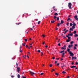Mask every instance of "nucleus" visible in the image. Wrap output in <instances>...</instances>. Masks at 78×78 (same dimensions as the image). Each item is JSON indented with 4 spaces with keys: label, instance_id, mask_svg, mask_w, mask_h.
<instances>
[{
    "label": "nucleus",
    "instance_id": "nucleus-18",
    "mask_svg": "<svg viewBox=\"0 0 78 78\" xmlns=\"http://www.w3.org/2000/svg\"><path fill=\"white\" fill-rule=\"evenodd\" d=\"M56 19H57V20H59V17H56Z\"/></svg>",
    "mask_w": 78,
    "mask_h": 78
},
{
    "label": "nucleus",
    "instance_id": "nucleus-20",
    "mask_svg": "<svg viewBox=\"0 0 78 78\" xmlns=\"http://www.w3.org/2000/svg\"><path fill=\"white\" fill-rule=\"evenodd\" d=\"M68 19L67 20V22H68L70 20V18H69V17H68Z\"/></svg>",
    "mask_w": 78,
    "mask_h": 78
},
{
    "label": "nucleus",
    "instance_id": "nucleus-48",
    "mask_svg": "<svg viewBox=\"0 0 78 78\" xmlns=\"http://www.w3.org/2000/svg\"><path fill=\"white\" fill-rule=\"evenodd\" d=\"M63 47L64 48H66V45H64Z\"/></svg>",
    "mask_w": 78,
    "mask_h": 78
},
{
    "label": "nucleus",
    "instance_id": "nucleus-39",
    "mask_svg": "<svg viewBox=\"0 0 78 78\" xmlns=\"http://www.w3.org/2000/svg\"><path fill=\"white\" fill-rule=\"evenodd\" d=\"M75 26H73L72 27V28H73V29H75Z\"/></svg>",
    "mask_w": 78,
    "mask_h": 78
},
{
    "label": "nucleus",
    "instance_id": "nucleus-14",
    "mask_svg": "<svg viewBox=\"0 0 78 78\" xmlns=\"http://www.w3.org/2000/svg\"><path fill=\"white\" fill-rule=\"evenodd\" d=\"M61 24H62V23H64V21L62 20H61Z\"/></svg>",
    "mask_w": 78,
    "mask_h": 78
},
{
    "label": "nucleus",
    "instance_id": "nucleus-9",
    "mask_svg": "<svg viewBox=\"0 0 78 78\" xmlns=\"http://www.w3.org/2000/svg\"><path fill=\"white\" fill-rule=\"evenodd\" d=\"M61 49L62 50H66V48H64L63 47H62L61 48Z\"/></svg>",
    "mask_w": 78,
    "mask_h": 78
},
{
    "label": "nucleus",
    "instance_id": "nucleus-40",
    "mask_svg": "<svg viewBox=\"0 0 78 78\" xmlns=\"http://www.w3.org/2000/svg\"><path fill=\"white\" fill-rule=\"evenodd\" d=\"M58 46H61V44L60 43H59L58 44Z\"/></svg>",
    "mask_w": 78,
    "mask_h": 78
},
{
    "label": "nucleus",
    "instance_id": "nucleus-2",
    "mask_svg": "<svg viewBox=\"0 0 78 78\" xmlns=\"http://www.w3.org/2000/svg\"><path fill=\"white\" fill-rule=\"evenodd\" d=\"M72 3L70 2H69L68 3V7H69V9H72V7L71 6H72Z\"/></svg>",
    "mask_w": 78,
    "mask_h": 78
},
{
    "label": "nucleus",
    "instance_id": "nucleus-60",
    "mask_svg": "<svg viewBox=\"0 0 78 78\" xmlns=\"http://www.w3.org/2000/svg\"><path fill=\"white\" fill-rule=\"evenodd\" d=\"M62 60H63V59L62 58H61V61H62Z\"/></svg>",
    "mask_w": 78,
    "mask_h": 78
},
{
    "label": "nucleus",
    "instance_id": "nucleus-61",
    "mask_svg": "<svg viewBox=\"0 0 78 78\" xmlns=\"http://www.w3.org/2000/svg\"><path fill=\"white\" fill-rule=\"evenodd\" d=\"M27 57L28 58H29V56H28V55H27Z\"/></svg>",
    "mask_w": 78,
    "mask_h": 78
},
{
    "label": "nucleus",
    "instance_id": "nucleus-12",
    "mask_svg": "<svg viewBox=\"0 0 78 78\" xmlns=\"http://www.w3.org/2000/svg\"><path fill=\"white\" fill-rule=\"evenodd\" d=\"M73 28L72 27H71L69 29V31H73Z\"/></svg>",
    "mask_w": 78,
    "mask_h": 78
},
{
    "label": "nucleus",
    "instance_id": "nucleus-64",
    "mask_svg": "<svg viewBox=\"0 0 78 78\" xmlns=\"http://www.w3.org/2000/svg\"><path fill=\"white\" fill-rule=\"evenodd\" d=\"M71 47H73V44H71V45H70Z\"/></svg>",
    "mask_w": 78,
    "mask_h": 78
},
{
    "label": "nucleus",
    "instance_id": "nucleus-51",
    "mask_svg": "<svg viewBox=\"0 0 78 78\" xmlns=\"http://www.w3.org/2000/svg\"><path fill=\"white\" fill-rule=\"evenodd\" d=\"M43 74H44V73H41V75H43Z\"/></svg>",
    "mask_w": 78,
    "mask_h": 78
},
{
    "label": "nucleus",
    "instance_id": "nucleus-57",
    "mask_svg": "<svg viewBox=\"0 0 78 78\" xmlns=\"http://www.w3.org/2000/svg\"><path fill=\"white\" fill-rule=\"evenodd\" d=\"M69 24V23L67 22V25H68Z\"/></svg>",
    "mask_w": 78,
    "mask_h": 78
},
{
    "label": "nucleus",
    "instance_id": "nucleus-5",
    "mask_svg": "<svg viewBox=\"0 0 78 78\" xmlns=\"http://www.w3.org/2000/svg\"><path fill=\"white\" fill-rule=\"evenodd\" d=\"M77 16L76 15H75L74 17L75 19H76V20H78V18H77Z\"/></svg>",
    "mask_w": 78,
    "mask_h": 78
},
{
    "label": "nucleus",
    "instance_id": "nucleus-33",
    "mask_svg": "<svg viewBox=\"0 0 78 78\" xmlns=\"http://www.w3.org/2000/svg\"><path fill=\"white\" fill-rule=\"evenodd\" d=\"M70 27H72V23H70Z\"/></svg>",
    "mask_w": 78,
    "mask_h": 78
},
{
    "label": "nucleus",
    "instance_id": "nucleus-43",
    "mask_svg": "<svg viewBox=\"0 0 78 78\" xmlns=\"http://www.w3.org/2000/svg\"><path fill=\"white\" fill-rule=\"evenodd\" d=\"M71 47V46H70V45H69V46H68V48H70Z\"/></svg>",
    "mask_w": 78,
    "mask_h": 78
},
{
    "label": "nucleus",
    "instance_id": "nucleus-52",
    "mask_svg": "<svg viewBox=\"0 0 78 78\" xmlns=\"http://www.w3.org/2000/svg\"><path fill=\"white\" fill-rule=\"evenodd\" d=\"M56 8V7L55 6H54L53 7V9H54V8Z\"/></svg>",
    "mask_w": 78,
    "mask_h": 78
},
{
    "label": "nucleus",
    "instance_id": "nucleus-24",
    "mask_svg": "<svg viewBox=\"0 0 78 78\" xmlns=\"http://www.w3.org/2000/svg\"><path fill=\"white\" fill-rule=\"evenodd\" d=\"M62 73L64 74V73H66V72H65V71H63L62 72Z\"/></svg>",
    "mask_w": 78,
    "mask_h": 78
},
{
    "label": "nucleus",
    "instance_id": "nucleus-53",
    "mask_svg": "<svg viewBox=\"0 0 78 78\" xmlns=\"http://www.w3.org/2000/svg\"><path fill=\"white\" fill-rule=\"evenodd\" d=\"M42 36L43 37H45V35H42Z\"/></svg>",
    "mask_w": 78,
    "mask_h": 78
},
{
    "label": "nucleus",
    "instance_id": "nucleus-38",
    "mask_svg": "<svg viewBox=\"0 0 78 78\" xmlns=\"http://www.w3.org/2000/svg\"><path fill=\"white\" fill-rule=\"evenodd\" d=\"M20 53H22V50H21V49H20Z\"/></svg>",
    "mask_w": 78,
    "mask_h": 78
},
{
    "label": "nucleus",
    "instance_id": "nucleus-10",
    "mask_svg": "<svg viewBox=\"0 0 78 78\" xmlns=\"http://www.w3.org/2000/svg\"><path fill=\"white\" fill-rule=\"evenodd\" d=\"M70 39L67 40L66 41V42H70Z\"/></svg>",
    "mask_w": 78,
    "mask_h": 78
},
{
    "label": "nucleus",
    "instance_id": "nucleus-41",
    "mask_svg": "<svg viewBox=\"0 0 78 78\" xmlns=\"http://www.w3.org/2000/svg\"><path fill=\"white\" fill-rule=\"evenodd\" d=\"M22 78H26V77L24 76H22Z\"/></svg>",
    "mask_w": 78,
    "mask_h": 78
},
{
    "label": "nucleus",
    "instance_id": "nucleus-46",
    "mask_svg": "<svg viewBox=\"0 0 78 78\" xmlns=\"http://www.w3.org/2000/svg\"><path fill=\"white\" fill-rule=\"evenodd\" d=\"M64 54H65V53H63L62 54V55L64 56Z\"/></svg>",
    "mask_w": 78,
    "mask_h": 78
},
{
    "label": "nucleus",
    "instance_id": "nucleus-15",
    "mask_svg": "<svg viewBox=\"0 0 78 78\" xmlns=\"http://www.w3.org/2000/svg\"><path fill=\"white\" fill-rule=\"evenodd\" d=\"M22 23L21 22L19 23H16V25H20V24H21Z\"/></svg>",
    "mask_w": 78,
    "mask_h": 78
},
{
    "label": "nucleus",
    "instance_id": "nucleus-29",
    "mask_svg": "<svg viewBox=\"0 0 78 78\" xmlns=\"http://www.w3.org/2000/svg\"><path fill=\"white\" fill-rule=\"evenodd\" d=\"M54 19H56V16H54Z\"/></svg>",
    "mask_w": 78,
    "mask_h": 78
},
{
    "label": "nucleus",
    "instance_id": "nucleus-23",
    "mask_svg": "<svg viewBox=\"0 0 78 78\" xmlns=\"http://www.w3.org/2000/svg\"><path fill=\"white\" fill-rule=\"evenodd\" d=\"M74 34H76V30H74L73 32Z\"/></svg>",
    "mask_w": 78,
    "mask_h": 78
},
{
    "label": "nucleus",
    "instance_id": "nucleus-30",
    "mask_svg": "<svg viewBox=\"0 0 78 78\" xmlns=\"http://www.w3.org/2000/svg\"><path fill=\"white\" fill-rule=\"evenodd\" d=\"M55 70L54 69H52V70L51 71V72H53V71H55Z\"/></svg>",
    "mask_w": 78,
    "mask_h": 78
},
{
    "label": "nucleus",
    "instance_id": "nucleus-32",
    "mask_svg": "<svg viewBox=\"0 0 78 78\" xmlns=\"http://www.w3.org/2000/svg\"><path fill=\"white\" fill-rule=\"evenodd\" d=\"M24 41H25V42H27V39H26V38H25V39H24Z\"/></svg>",
    "mask_w": 78,
    "mask_h": 78
},
{
    "label": "nucleus",
    "instance_id": "nucleus-37",
    "mask_svg": "<svg viewBox=\"0 0 78 78\" xmlns=\"http://www.w3.org/2000/svg\"><path fill=\"white\" fill-rule=\"evenodd\" d=\"M70 36H73V33H71L70 34Z\"/></svg>",
    "mask_w": 78,
    "mask_h": 78
},
{
    "label": "nucleus",
    "instance_id": "nucleus-62",
    "mask_svg": "<svg viewBox=\"0 0 78 78\" xmlns=\"http://www.w3.org/2000/svg\"><path fill=\"white\" fill-rule=\"evenodd\" d=\"M55 57H52V59H55Z\"/></svg>",
    "mask_w": 78,
    "mask_h": 78
},
{
    "label": "nucleus",
    "instance_id": "nucleus-4",
    "mask_svg": "<svg viewBox=\"0 0 78 78\" xmlns=\"http://www.w3.org/2000/svg\"><path fill=\"white\" fill-rule=\"evenodd\" d=\"M20 67L17 68V72H18L19 73V72H20Z\"/></svg>",
    "mask_w": 78,
    "mask_h": 78
},
{
    "label": "nucleus",
    "instance_id": "nucleus-6",
    "mask_svg": "<svg viewBox=\"0 0 78 78\" xmlns=\"http://www.w3.org/2000/svg\"><path fill=\"white\" fill-rule=\"evenodd\" d=\"M30 73L31 75H34V74H35V73H33V72H32L31 71H30Z\"/></svg>",
    "mask_w": 78,
    "mask_h": 78
},
{
    "label": "nucleus",
    "instance_id": "nucleus-1",
    "mask_svg": "<svg viewBox=\"0 0 78 78\" xmlns=\"http://www.w3.org/2000/svg\"><path fill=\"white\" fill-rule=\"evenodd\" d=\"M67 51H68V53H69V55L70 56H73L74 55L73 53H72L71 51H70V49L68 48Z\"/></svg>",
    "mask_w": 78,
    "mask_h": 78
},
{
    "label": "nucleus",
    "instance_id": "nucleus-50",
    "mask_svg": "<svg viewBox=\"0 0 78 78\" xmlns=\"http://www.w3.org/2000/svg\"><path fill=\"white\" fill-rule=\"evenodd\" d=\"M66 28L64 29V30H63V31H66Z\"/></svg>",
    "mask_w": 78,
    "mask_h": 78
},
{
    "label": "nucleus",
    "instance_id": "nucleus-22",
    "mask_svg": "<svg viewBox=\"0 0 78 78\" xmlns=\"http://www.w3.org/2000/svg\"><path fill=\"white\" fill-rule=\"evenodd\" d=\"M74 43V42H73V41H72L70 43V44H73V43Z\"/></svg>",
    "mask_w": 78,
    "mask_h": 78
},
{
    "label": "nucleus",
    "instance_id": "nucleus-31",
    "mask_svg": "<svg viewBox=\"0 0 78 78\" xmlns=\"http://www.w3.org/2000/svg\"><path fill=\"white\" fill-rule=\"evenodd\" d=\"M16 65L17 67V66H18V65H19V63L17 62H16Z\"/></svg>",
    "mask_w": 78,
    "mask_h": 78
},
{
    "label": "nucleus",
    "instance_id": "nucleus-11",
    "mask_svg": "<svg viewBox=\"0 0 78 78\" xmlns=\"http://www.w3.org/2000/svg\"><path fill=\"white\" fill-rule=\"evenodd\" d=\"M63 52H64V50L62 51H60L59 52L60 53H63Z\"/></svg>",
    "mask_w": 78,
    "mask_h": 78
},
{
    "label": "nucleus",
    "instance_id": "nucleus-3",
    "mask_svg": "<svg viewBox=\"0 0 78 78\" xmlns=\"http://www.w3.org/2000/svg\"><path fill=\"white\" fill-rule=\"evenodd\" d=\"M61 66L62 68L63 69V67H64V66H66V65H64V63H62L61 64Z\"/></svg>",
    "mask_w": 78,
    "mask_h": 78
},
{
    "label": "nucleus",
    "instance_id": "nucleus-44",
    "mask_svg": "<svg viewBox=\"0 0 78 78\" xmlns=\"http://www.w3.org/2000/svg\"><path fill=\"white\" fill-rule=\"evenodd\" d=\"M41 56H42V55H43V53L42 52H41Z\"/></svg>",
    "mask_w": 78,
    "mask_h": 78
},
{
    "label": "nucleus",
    "instance_id": "nucleus-7",
    "mask_svg": "<svg viewBox=\"0 0 78 78\" xmlns=\"http://www.w3.org/2000/svg\"><path fill=\"white\" fill-rule=\"evenodd\" d=\"M73 59H76V57H74L73 56H72V60H73Z\"/></svg>",
    "mask_w": 78,
    "mask_h": 78
},
{
    "label": "nucleus",
    "instance_id": "nucleus-45",
    "mask_svg": "<svg viewBox=\"0 0 78 78\" xmlns=\"http://www.w3.org/2000/svg\"><path fill=\"white\" fill-rule=\"evenodd\" d=\"M38 52H39V53H40V52H41V50H38Z\"/></svg>",
    "mask_w": 78,
    "mask_h": 78
},
{
    "label": "nucleus",
    "instance_id": "nucleus-27",
    "mask_svg": "<svg viewBox=\"0 0 78 78\" xmlns=\"http://www.w3.org/2000/svg\"><path fill=\"white\" fill-rule=\"evenodd\" d=\"M73 26L75 27V26H76V24H75V23H73Z\"/></svg>",
    "mask_w": 78,
    "mask_h": 78
},
{
    "label": "nucleus",
    "instance_id": "nucleus-55",
    "mask_svg": "<svg viewBox=\"0 0 78 78\" xmlns=\"http://www.w3.org/2000/svg\"><path fill=\"white\" fill-rule=\"evenodd\" d=\"M74 45L76 47H77V44H74Z\"/></svg>",
    "mask_w": 78,
    "mask_h": 78
},
{
    "label": "nucleus",
    "instance_id": "nucleus-47",
    "mask_svg": "<svg viewBox=\"0 0 78 78\" xmlns=\"http://www.w3.org/2000/svg\"><path fill=\"white\" fill-rule=\"evenodd\" d=\"M26 48H28V46H27V45H26Z\"/></svg>",
    "mask_w": 78,
    "mask_h": 78
},
{
    "label": "nucleus",
    "instance_id": "nucleus-25",
    "mask_svg": "<svg viewBox=\"0 0 78 78\" xmlns=\"http://www.w3.org/2000/svg\"><path fill=\"white\" fill-rule=\"evenodd\" d=\"M20 74H18V75H17V77L18 78H20Z\"/></svg>",
    "mask_w": 78,
    "mask_h": 78
},
{
    "label": "nucleus",
    "instance_id": "nucleus-26",
    "mask_svg": "<svg viewBox=\"0 0 78 78\" xmlns=\"http://www.w3.org/2000/svg\"><path fill=\"white\" fill-rule=\"evenodd\" d=\"M67 31H69V30H66L64 33V34H66V32H67Z\"/></svg>",
    "mask_w": 78,
    "mask_h": 78
},
{
    "label": "nucleus",
    "instance_id": "nucleus-34",
    "mask_svg": "<svg viewBox=\"0 0 78 78\" xmlns=\"http://www.w3.org/2000/svg\"><path fill=\"white\" fill-rule=\"evenodd\" d=\"M74 48V50H76V47H75V46H74V48Z\"/></svg>",
    "mask_w": 78,
    "mask_h": 78
},
{
    "label": "nucleus",
    "instance_id": "nucleus-19",
    "mask_svg": "<svg viewBox=\"0 0 78 78\" xmlns=\"http://www.w3.org/2000/svg\"><path fill=\"white\" fill-rule=\"evenodd\" d=\"M55 16H58V14L57 13H54Z\"/></svg>",
    "mask_w": 78,
    "mask_h": 78
},
{
    "label": "nucleus",
    "instance_id": "nucleus-58",
    "mask_svg": "<svg viewBox=\"0 0 78 78\" xmlns=\"http://www.w3.org/2000/svg\"><path fill=\"white\" fill-rule=\"evenodd\" d=\"M57 63V61H55V64H56Z\"/></svg>",
    "mask_w": 78,
    "mask_h": 78
},
{
    "label": "nucleus",
    "instance_id": "nucleus-49",
    "mask_svg": "<svg viewBox=\"0 0 78 78\" xmlns=\"http://www.w3.org/2000/svg\"><path fill=\"white\" fill-rule=\"evenodd\" d=\"M78 62H76V65H78Z\"/></svg>",
    "mask_w": 78,
    "mask_h": 78
},
{
    "label": "nucleus",
    "instance_id": "nucleus-13",
    "mask_svg": "<svg viewBox=\"0 0 78 78\" xmlns=\"http://www.w3.org/2000/svg\"><path fill=\"white\" fill-rule=\"evenodd\" d=\"M75 67H76V66H73L71 67V69H73V68H75Z\"/></svg>",
    "mask_w": 78,
    "mask_h": 78
},
{
    "label": "nucleus",
    "instance_id": "nucleus-56",
    "mask_svg": "<svg viewBox=\"0 0 78 78\" xmlns=\"http://www.w3.org/2000/svg\"><path fill=\"white\" fill-rule=\"evenodd\" d=\"M25 44L23 43V46H25Z\"/></svg>",
    "mask_w": 78,
    "mask_h": 78
},
{
    "label": "nucleus",
    "instance_id": "nucleus-28",
    "mask_svg": "<svg viewBox=\"0 0 78 78\" xmlns=\"http://www.w3.org/2000/svg\"><path fill=\"white\" fill-rule=\"evenodd\" d=\"M55 75H57V76H58V75H59V73H55Z\"/></svg>",
    "mask_w": 78,
    "mask_h": 78
},
{
    "label": "nucleus",
    "instance_id": "nucleus-36",
    "mask_svg": "<svg viewBox=\"0 0 78 78\" xmlns=\"http://www.w3.org/2000/svg\"><path fill=\"white\" fill-rule=\"evenodd\" d=\"M41 23V21H39L37 23V24H39V23Z\"/></svg>",
    "mask_w": 78,
    "mask_h": 78
},
{
    "label": "nucleus",
    "instance_id": "nucleus-42",
    "mask_svg": "<svg viewBox=\"0 0 78 78\" xmlns=\"http://www.w3.org/2000/svg\"><path fill=\"white\" fill-rule=\"evenodd\" d=\"M42 44L43 45H44V44H45V42H42Z\"/></svg>",
    "mask_w": 78,
    "mask_h": 78
},
{
    "label": "nucleus",
    "instance_id": "nucleus-16",
    "mask_svg": "<svg viewBox=\"0 0 78 78\" xmlns=\"http://www.w3.org/2000/svg\"><path fill=\"white\" fill-rule=\"evenodd\" d=\"M78 36V35L77 34H76L74 35V37H75Z\"/></svg>",
    "mask_w": 78,
    "mask_h": 78
},
{
    "label": "nucleus",
    "instance_id": "nucleus-35",
    "mask_svg": "<svg viewBox=\"0 0 78 78\" xmlns=\"http://www.w3.org/2000/svg\"><path fill=\"white\" fill-rule=\"evenodd\" d=\"M52 65L51 64H50L49 65V67H52Z\"/></svg>",
    "mask_w": 78,
    "mask_h": 78
},
{
    "label": "nucleus",
    "instance_id": "nucleus-63",
    "mask_svg": "<svg viewBox=\"0 0 78 78\" xmlns=\"http://www.w3.org/2000/svg\"><path fill=\"white\" fill-rule=\"evenodd\" d=\"M56 59L57 60H59V58H57Z\"/></svg>",
    "mask_w": 78,
    "mask_h": 78
},
{
    "label": "nucleus",
    "instance_id": "nucleus-54",
    "mask_svg": "<svg viewBox=\"0 0 78 78\" xmlns=\"http://www.w3.org/2000/svg\"><path fill=\"white\" fill-rule=\"evenodd\" d=\"M11 78H14V76H13L12 75L11 76Z\"/></svg>",
    "mask_w": 78,
    "mask_h": 78
},
{
    "label": "nucleus",
    "instance_id": "nucleus-17",
    "mask_svg": "<svg viewBox=\"0 0 78 78\" xmlns=\"http://www.w3.org/2000/svg\"><path fill=\"white\" fill-rule=\"evenodd\" d=\"M55 20H53V21H51V22L52 23H53L54 22H55Z\"/></svg>",
    "mask_w": 78,
    "mask_h": 78
},
{
    "label": "nucleus",
    "instance_id": "nucleus-21",
    "mask_svg": "<svg viewBox=\"0 0 78 78\" xmlns=\"http://www.w3.org/2000/svg\"><path fill=\"white\" fill-rule=\"evenodd\" d=\"M61 25V23H58L57 24V26L58 27H59L60 26V25Z\"/></svg>",
    "mask_w": 78,
    "mask_h": 78
},
{
    "label": "nucleus",
    "instance_id": "nucleus-8",
    "mask_svg": "<svg viewBox=\"0 0 78 78\" xmlns=\"http://www.w3.org/2000/svg\"><path fill=\"white\" fill-rule=\"evenodd\" d=\"M66 37H68L69 39H70V37L69 36H68L67 35H66Z\"/></svg>",
    "mask_w": 78,
    "mask_h": 78
},
{
    "label": "nucleus",
    "instance_id": "nucleus-59",
    "mask_svg": "<svg viewBox=\"0 0 78 78\" xmlns=\"http://www.w3.org/2000/svg\"><path fill=\"white\" fill-rule=\"evenodd\" d=\"M59 63H57V66H59Z\"/></svg>",
    "mask_w": 78,
    "mask_h": 78
}]
</instances>
